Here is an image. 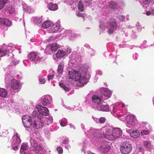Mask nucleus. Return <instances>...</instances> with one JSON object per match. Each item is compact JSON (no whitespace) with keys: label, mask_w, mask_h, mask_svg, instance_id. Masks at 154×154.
<instances>
[{"label":"nucleus","mask_w":154,"mask_h":154,"mask_svg":"<svg viewBox=\"0 0 154 154\" xmlns=\"http://www.w3.org/2000/svg\"><path fill=\"white\" fill-rule=\"evenodd\" d=\"M108 7L112 9H115L118 6L117 3L114 1H111L108 2Z\"/></svg>","instance_id":"obj_21"},{"label":"nucleus","mask_w":154,"mask_h":154,"mask_svg":"<svg viewBox=\"0 0 154 154\" xmlns=\"http://www.w3.org/2000/svg\"><path fill=\"white\" fill-rule=\"evenodd\" d=\"M130 136L134 138H138L140 136V133L137 130L131 129L129 131Z\"/></svg>","instance_id":"obj_13"},{"label":"nucleus","mask_w":154,"mask_h":154,"mask_svg":"<svg viewBox=\"0 0 154 154\" xmlns=\"http://www.w3.org/2000/svg\"><path fill=\"white\" fill-rule=\"evenodd\" d=\"M17 148H18V147L17 146H16L14 148H14L17 149Z\"/></svg>","instance_id":"obj_53"},{"label":"nucleus","mask_w":154,"mask_h":154,"mask_svg":"<svg viewBox=\"0 0 154 154\" xmlns=\"http://www.w3.org/2000/svg\"><path fill=\"white\" fill-rule=\"evenodd\" d=\"M77 15L78 17H82L83 18L84 17V16H83L82 14L81 13H78L77 14Z\"/></svg>","instance_id":"obj_47"},{"label":"nucleus","mask_w":154,"mask_h":154,"mask_svg":"<svg viewBox=\"0 0 154 154\" xmlns=\"http://www.w3.org/2000/svg\"><path fill=\"white\" fill-rule=\"evenodd\" d=\"M11 86L12 88L15 90L20 88V84L18 80L13 79L11 81Z\"/></svg>","instance_id":"obj_9"},{"label":"nucleus","mask_w":154,"mask_h":154,"mask_svg":"<svg viewBox=\"0 0 154 154\" xmlns=\"http://www.w3.org/2000/svg\"><path fill=\"white\" fill-rule=\"evenodd\" d=\"M143 144L144 146L148 150H149L152 148V146L150 141H145L144 142Z\"/></svg>","instance_id":"obj_29"},{"label":"nucleus","mask_w":154,"mask_h":154,"mask_svg":"<svg viewBox=\"0 0 154 154\" xmlns=\"http://www.w3.org/2000/svg\"><path fill=\"white\" fill-rule=\"evenodd\" d=\"M52 38V37H51L48 40V42H50L51 39Z\"/></svg>","instance_id":"obj_51"},{"label":"nucleus","mask_w":154,"mask_h":154,"mask_svg":"<svg viewBox=\"0 0 154 154\" xmlns=\"http://www.w3.org/2000/svg\"><path fill=\"white\" fill-rule=\"evenodd\" d=\"M117 25L116 20L114 18L111 19L109 21V25L108 26L107 32L109 34L113 33L114 31L117 28Z\"/></svg>","instance_id":"obj_4"},{"label":"nucleus","mask_w":154,"mask_h":154,"mask_svg":"<svg viewBox=\"0 0 154 154\" xmlns=\"http://www.w3.org/2000/svg\"><path fill=\"white\" fill-rule=\"evenodd\" d=\"M22 120L26 128H30L32 125L34 128L38 129L44 126L43 122L41 119L36 121L34 118L32 119L27 115L23 116Z\"/></svg>","instance_id":"obj_2"},{"label":"nucleus","mask_w":154,"mask_h":154,"mask_svg":"<svg viewBox=\"0 0 154 154\" xmlns=\"http://www.w3.org/2000/svg\"><path fill=\"white\" fill-rule=\"evenodd\" d=\"M78 7V9L81 11L83 12L84 11V5L81 1H79Z\"/></svg>","instance_id":"obj_33"},{"label":"nucleus","mask_w":154,"mask_h":154,"mask_svg":"<svg viewBox=\"0 0 154 154\" xmlns=\"http://www.w3.org/2000/svg\"><path fill=\"white\" fill-rule=\"evenodd\" d=\"M100 110L103 111H109V108L108 105H101L100 108Z\"/></svg>","instance_id":"obj_26"},{"label":"nucleus","mask_w":154,"mask_h":154,"mask_svg":"<svg viewBox=\"0 0 154 154\" xmlns=\"http://www.w3.org/2000/svg\"><path fill=\"white\" fill-rule=\"evenodd\" d=\"M66 54V52L63 50H59L56 54V55L57 58L60 59L65 56Z\"/></svg>","instance_id":"obj_16"},{"label":"nucleus","mask_w":154,"mask_h":154,"mask_svg":"<svg viewBox=\"0 0 154 154\" xmlns=\"http://www.w3.org/2000/svg\"><path fill=\"white\" fill-rule=\"evenodd\" d=\"M99 121L100 123H103L105 121V119L103 117H101L100 118Z\"/></svg>","instance_id":"obj_42"},{"label":"nucleus","mask_w":154,"mask_h":154,"mask_svg":"<svg viewBox=\"0 0 154 154\" xmlns=\"http://www.w3.org/2000/svg\"><path fill=\"white\" fill-rule=\"evenodd\" d=\"M59 85L65 91H69V88L68 87H67L62 82H60L59 83Z\"/></svg>","instance_id":"obj_31"},{"label":"nucleus","mask_w":154,"mask_h":154,"mask_svg":"<svg viewBox=\"0 0 154 154\" xmlns=\"http://www.w3.org/2000/svg\"><path fill=\"white\" fill-rule=\"evenodd\" d=\"M100 148L103 150L104 152H109L110 149V146L106 143H103L100 146Z\"/></svg>","instance_id":"obj_14"},{"label":"nucleus","mask_w":154,"mask_h":154,"mask_svg":"<svg viewBox=\"0 0 154 154\" xmlns=\"http://www.w3.org/2000/svg\"><path fill=\"white\" fill-rule=\"evenodd\" d=\"M103 134L104 137L109 140L112 141L115 139L112 130L108 128L104 129Z\"/></svg>","instance_id":"obj_5"},{"label":"nucleus","mask_w":154,"mask_h":154,"mask_svg":"<svg viewBox=\"0 0 154 154\" xmlns=\"http://www.w3.org/2000/svg\"><path fill=\"white\" fill-rule=\"evenodd\" d=\"M71 52L70 49H68L66 51V53L68 54H69Z\"/></svg>","instance_id":"obj_49"},{"label":"nucleus","mask_w":154,"mask_h":154,"mask_svg":"<svg viewBox=\"0 0 154 154\" xmlns=\"http://www.w3.org/2000/svg\"><path fill=\"white\" fill-rule=\"evenodd\" d=\"M32 149L36 154H40L42 151L41 145L36 141H34L33 143L32 144Z\"/></svg>","instance_id":"obj_6"},{"label":"nucleus","mask_w":154,"mask_h":154,"mask_svg":"<svg viewBox=\"0 0 154 154\" xmlns=\"http://www.w3.org/2000/svg\"><path fill=\"white\" fill-rule=\"evenodd\" d=\"M93 135L96 138H99L102 137V135L96 132H94L93 134Z\"/></svg>","instance_id":"obj_37"},{"label":"nucleus","mask_w":154,"mask_h":154,"mask_svg":"<svg viewBox=\"0 0 154 154\" xmlns=\"http://www.w3.org/2000/svg\"><path fill=\"white\" fill-rule=\"evenodd\" d=\"M0 24L2 25L10 26L11 25V22L7 19L0 18Z\"/></svg>","instance_id":"obj_12"},{"label":"nucleus","mask_w":154,"mask_h":154,"mask_svg":"<svg viewBox=\"0 0 154 154\" xmlns=\"http://www.w3.org/2000/svg\"><path fill=\"white\" fill-rule=\"evenodd\" d=\"M151 14V12L149 11H147L146 12V14L147 16L149 15L150 14Z\"/></svg>","instance_id":"obj_50"},{"label":"nucleus","mask_w":154,"mask_h":154,"mask_svg":"<svg viewBox=\"0 0 154 154\" xmlns=\"http://www.w3.org/2000/svg\"><path fill=\"white\" fill-rule=\"evenodd\" d=\"M93 102L97 104H100L101 101V100L100 98L97 96H94L92 98Z\"/></svg>","instance_id":"obj_22"},{"label":"nucleus","mask_w":154,"mask_h":154,"mask_svg":"<svg viewBox=\"0 0 154 154\" xmlns=\"http://www.w3.org/2000/svg\"><path fill=\"white\" fill-rule=\"evenodd\" d=\"M8 52V51L7 50H4V49L0 50V57L5 56Z\"/></svg>","instance_id":"obj_36"},{"label":"nucleus","mask_w":154,"mask_h":154,"mask_svg":"<svg viewBox=\"0 0 154 154\" xmlns=\"http://www.w3.org/2000/svg\"><path fill=\"white\" fill-rule=\"evenodd\" d=\"M41 103L44 106H47L50 104V101L47 97L44 96L42 97Z\"/></svg>","instance_id":"obj_20"},{"label":"nucleus","mask_w":154,"mask_h":154,"mask_svg":"<svg viewBox=\"0 0 154 154\" xmlns=\"http://www.w3.org/2000/svg\"><path fill=\"white\" fill-rule=\"evenodd\" d=\"M7 91L3 88H0V96L3 98L5 97L7 95Z\"/></svg>","instance_id":"obj_23"},{"label":"nucleus","mask_w":154,"mask_h":154,"mask_svg":"<svg viewBox=\"0 0 154 154\" xmlns=\"http://www.w3.org/2000/svg\"><path fill=\"white\" fill-rule=\"evenodd\" d=\"M51 24V23L49 21L46 20L43 23L42 27L44 29H46L48 28Z\"/></svg>","instance_id":"obj_28"},{"label":"nucleus","mask_w":154,"mask_h":154,"mask_svg":"<svg viewBox=\"0 0 154 154\" xmlns=\"http://www.w3.org/2000/svg\"><path fill=\"white\" fill-rule=\"evenodd\" d=\"M127 123L131 125H134L135 123L134 117L132 116H127L126 118Z\"/></svg>","instance_id":"obj_18"},{"label":"nucleus","mask_w":154,"mask_h":154,"mask_svg":"<svg viewBox=\"0 0 154 154\" xmlns=\"http://www.w3.org/2000/svg\"><path fill=\"white\" fill-rule=\"evenodd\" d=\"M57 150L60 153H61L63 152V149L60 147H57Z\"/></svg>","instance_id":"obj_40"},{"label":"nucleus","mask_w":154,"mask_h":154,"mask_svg":"<svg viewBox=\"0 0 154 154\" xmlns=\"http://www.w3.org/2000/svg\"><path fill=\"white\" fill-rule=\"evenodd\" d=\"M112 131L115 139L119 137L122 134V131L119 128H115Z\"/></svg>","instance_id":"obj_11"},{"label":"nucleus","mask_w":154,"mask_h":154,"mask_svg":"<svg viewBox=\"0 0 154 154\" xmlns=\"http://www.w3.org/2000/svg\"><path fill=\"white\" fill-rule=\"evenodd\" d=\"M122 107H125V105L124 104H122Z\"/></svg>","instance_id":"obj_52"},{"label":"nucleus","mask_w":154,"mask_h":154,"mask_svg":"<svg viewBox=\"0 0 154 154\" xmlns=\"http://www.w3.org/2000/svg\"><path fill=\"white\" fill-rule=\"evenodd\" d=\"M54 77V75H48V80L52 79Z\"/></svg>","instance_id":"obj_45"},{"label":"nucleus","mask_w":154,"mask_h":154,"mask_svg":"<svg viewBox=\"0 0 154 154\" xmlns=\"http://www.w3.org/2000/svg\"><path fill=\"white\" fill-rule=\"evenodd\" d=\"M69 140L68 139H65L63 141V143L64 144H66L69 143Z\"/></svg>","instance_id":"obj_44"},{"label":"nucleus","mask_w":154,"mask_h":154,"mask_svg":"<svg viewBox=\"0 0 154 154\" xmlns=\"http://www.w3.org/2000/svg\"><path fill=\"white\" fill-rule=\"evenodd\" d=\"M105 24L104 23L101 22L99 26V27L102 30H104L105 29Z\"/></svg>","instance_id":"obj_39"},{"label":"nucleus","mask_w":154,"mask_h":154,"mask_svg":"<svg viewBox=\"0 0 154 154\" xmlns=\"http://www.w3.org/2000/svg\"><path fill=\"white\" fill-rule=\"evenodd\" d=\"M64 66V63L63 62H60L58 65L57 71L61 74L63 73Z\"/></svg>","instance_id":"obj_24"},{"label":"nucleus","mask_w":154,"mask_h":154,"mask_svg":"<svg viewBox=\"0 0 154 154\" xmlns=\"http://www.w3.org/2000/svg\"><path fill=\"white\" fill-rule=\"evenodd\" d=\"M48 8L52 11H55L58 8V5L56 4H54L52 2H50L48 5Z\"/></svg>","instance_id":"obj_19"},{"label":"nucleus","mask_w":154,"mask_h":154,"mask_svg":"<svg viewBox=\"0 0 154 154\" xmlns=\"http://www.w3.org/2000/svg\"><path fill=\"white\" fill-rule=\"evenodd\" d=\"M60 24L57 23L53 24L51 27V32L55 33L57 32L60 28Z\"/></svg>","instance_id":"obj_15"},{"label":"nucleus","mask_w":154,"mask_h":154,"mask_svg":"<svg viewBox=\"0 0 154 154\" xmlns=\"http://www.w3.org/2000/svg\"><path fill=\"white\" fill-rule=\"evenodd\" d=\"M28 149V147L27 144L26 143H23L21 146L20 152L21 153H22L23 152H24L27 149Z\"/></svg>","instance_id":"obj_27"},{"label":"nucleus","mask_w":154,"mask_h":154,"mask_svg":"<svg viewBox=\"0 0 154 154\" xmlns=\"http://www.w3.org/2000/svg\"><path fill=\"white\" fill-rule=\"evenodd\" d=\"M132 149V146L129 142H125L120 147L121 152L124 154H128L131 152Z\"/></svg>","instance_id":"obj_3"},{"label":"nucleus","mask_w":154,"mask_h":154,"mask_svg":"<svg viewBox=\"0 0 154 154\" xmlns=\"http://www.w3.org/2000/svg\"><path fill=\"white\" fill-rule=\"evenodd\" d=\"M86 77V75H82L79 71L75 69L69 71L68 72L69 79H71L75 82H78L77 85L80 87L83 86L87 83Z\"/></svg>","instance_id":"obj_1"},{"label":"nucleus","mask_w":154,"mask_h":154,"mask_svg":"<svg viewBox=\"0 0 154 154\" xmlns=\"http://www.w3.org/2000/svg\"><path fill=\"white\" fill-rule=\"evenodd\" d=\"M100 93L107 98L110 97L111 95V93L110 91L107 88H101L100 90Z\"/></svg>","instance_id":"obj_10"},{"label":"nucleus","mask_w":154,"mask_h":154,"mask_svg":"<svg viewBox=\"0 0 154 154\" xmlns=\"http://www.w3.org/2000/svg\"><path fill=\"white\" fill-rule=\"evenodd\" d=\"M50 49L52 51H56L57 50V48L55 44H53L50 45Z\"/></svg>","instance_id":"obj_35"},{"label":"nucleus","mask_w":154,"mask_h":154,"mask_svg":"<svg viewBox=\"0 0 154 154\" xmlns=\"http://www.w3.org/2000/svg\"><path fill=\"white\" fill-rule=\"evenodd\" d=\"M42 21V19L40 17H36L33 18V22L37 24L40 23Z\"/></svg>","instance_id":"obj_32"},{"label":"nucleus","mask_w":154,"mask_h":154,"mask_svg":"<svg viewBox=\"0 0 154 154\" xmlns=\"http://www.w3.org/2000/svg\"><path fill=\"white\" fill-rule=\"evenodd\" d=\"M15 11V9L14 8L11 6H9L6 8V11L8 13L11 14L14 13Z\"/></svg>","instance_id":"obj_25"},{"label":"nucleus","mask_w":154,"mask_h":154,"mask_svg":"<svg viewBox=\"0 0 154 154\" xmlns=\"http://www.w3.org/2000/svg\"><path fill=\"white\" fill-rule=\"evenodd\" d=\"M149 130H142L141 131L140 134L142 135H147L149 133Z\"/></svg>","instance_id":"obj_38"},{"label":"nucleus","mask_w":154,"mask_h":154,"mask_svg":"<svg viewBox=\"0 0 154 154\" xmlns=\"http://www.w3.org/2000/svg\"><path fill=\"white\" fill-rule=\"evenodd\" d=\"M12 139L14 140L12 143L14 145L16 144H18L20 142V137L18 136L17 134H16L13 136Z\"/></svg>","instance_id":"obj_17"},{"label":"nucleus","mask_w":154,"mask_h":154,"mask_svg":"<svg viewBox=\"0 0 154 154\" xmlns=\"http://www.w3.org/2000/svg\"><path fill=\"white\" fill-rule=\"evenodd\" d=\"M38 115V114L37 113V112L35 111H34L32 113V115L33 117V118H34V117H36Z\"/></svg>","instance_id":"obj_43"},{"label":"nucleus","mask_w":154,"mask_h":154,"mask_svg":"<svg viewBox=\"0 0 154 154\" xmlns=\"http://www.w3.org/2000/svg\"><path fill=\"white\" fill-rule=\"evenodd\" d=\"M59 85L65 91H69V88L68 87H67L62 82H60L59 83Z\"/></svg>","instance_id":"obj_30"},{"label":"nucleus","mask_w":154,"mask_h":154,"mask_svg":"<svg viewBox=\"0 0 154 154\" xmlns=\"http://www.w3.org/2000/svg\"><path fill=\"white\" fill-rule=\"evenodd\" d=\"M152 11H154V10L153 9H152Z\"/></svg>","instance_id":"obj_54"},{"label":"nucleus","mask_w":154,"mask_h":154,"mask_svg":"<svg viewBox=\"0 0 154 154\" xmlns=\"http://www.w3.org/2000/svg\"><path fill=\"white\" fill-rule=\"evenodd\" d=\"M60 124L62 126L64 127L65 126V123L64 122L62 121L61 122Z\"/></svg>","instance_id":"obj_48"},{"label":"nucleus","mask_w":154,"mask_h":154,"mask_svg":"<svg viewBox=\"0 0 154 154\" xmlns=\"http://www.w3.org/2000/svg\"><path fill=\"white\" fill-rule=\"evenodd\" d=\"M149 0H143V3L145 5L149 4Z\"/></svg>","instance_id":"obj_46"},{"label":"nucleus","mask_w":154,"mask_h":154,"mask_svg":"<svg viewBox=\"0 0 154 154\" xmlns=\"http://www.w3.org/2000/svg\"><path fill=\"white\" fill-rule=\"evenodd\" d=\"M39 82L42 84H43L45 83L46 82L45 79L43 78H39Z\"/></svg>","instance_id":"obj_41"},{"label":"nucleus","mask_w":154,"mask_h":154,"mask_svg":"<svg viewBox=\"0 0 154 154\" xmlns=\"http://www.w3.org/2000/svg\"><path fill=\"white\" fill-rule=\"evenodd\" d=\"M36 108L40 114L45 116H48V110L47 108L39 105L37 106Z\"/></svg>","instance_id":"obj_7"},{"label":"nucleus","mask_w":154,"mask_h":154,"mask_svg":"<svg viewBox=\"0 0 154 154\" xmlns=\"http://www.w3.org/2000/svg\"><path fill=\"white\" fill-rule=\"evenodd\" d=\"M42 56L39 55L37 53L32 52L30 54V59L34 62H36L39 61L42 58Z\"/></svg>","instance_id":"obj_8"},{"label":"nucleus","mask_w":154,"mask_h":154,"mask_svg":"<svg viewBox=\"0 0 154 154\" xmlns=\"http://www.w3.org/2000/svg\"><path fill=\"white\" fill-rule=\"evenodd\" d=\"M7 1V0H1L0 1V10L3 8Z\"/></svg>","instance_id":"obj_34"}]
</instances>
